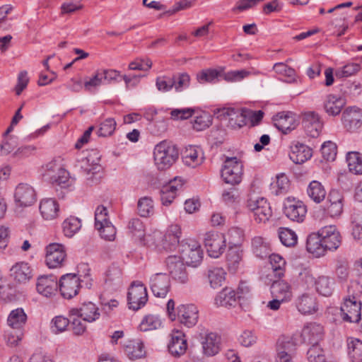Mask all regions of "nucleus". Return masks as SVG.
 Returning a JSON list of instances; mask_svg holds the SVG:
<instances>
[{"instance_id":"obj_33","label":"nucleus","mask_w":362,"mask_h":362,"mask_svg":"<svg viewBox=\"0 0 362 362\" xmlns=\"http://www.w3.org/2000/svg\"><path fill=\"white\" fill-rule=\"evenodd\" d=\"M225 115L228 117V125L233 129H239L247 123L246 115L243 110L228 108Z\"/></svg>"},{"instance_id":"obj_8","label":"nucleus","mask_w":362,"mask_h":362,"mask_svg":"<svg viewBox=\"0 0 362 362\" xmlns=\"http://www.w3.org/2000/svg\"><path fill=\"white\" fill-rule=\"evenodd\" d=\"M183 259L177 255H170L166 258L165 264L173 278L181 283L185 284L188 281L189 277Z\"/></svg>"},{"instance_id":"obj_39","label":"nucleus","mask_w":362,"mask_h":362,"mask_svg":"<svg viewBox=\"0 0 362 362\" xmlns=\"http://www.w3.org/2000/svg\"><path fill=\"white\" fill-rule=\"evenodd\" d=\"M253 213V217L257 224H265L272 216V210L267 199L260 200V206Z\"/></svg>"},{"instance_id":"obj_3","label":"nucleus","mask_w":362,"mask_h":362,"mask_svg":"<svg viewBox=\"0 0 362 362\" xmlns=\"http://www.w3.org/2000/svg\"><path fill=\"white\" fill-rule=\"evenodd\" d=\"M226 237L223 233L211 230L205 234L204 246L206 252L212 258L221 257L226 248Z\"/></svg>"},{"instance_id":"obj_55","label":"nucleus","mask_w":362,"mask_h":362,"mask_svg":"<svg viewBox=\"0 0 362 362\" xmlns=\"http://www.w3.org/2000/svg\"><path fill=\"white\" fill-rule=\"evenodd\" d=\"M70 323V320L62 315L54 317L50 323L51 331L54 334H60L65 332Z\"/></svg>"},{"instance_id":"obj_64","label":"nucleus","mask_w":362,"mask_h":362,"mask_svg":"<svg viewBox=\"0 0 362 362\" xmlns=\"http://www.w3.org/2000/svg\"><path fill=\"white\" fill-rule=\"evenodd\" d=\"M252 244L257 255L263 257L269 253V247L267 243L263 241L262 238H255L252 240Z\"/></svg>"},{"instance_id":"obj_14","label":"nucleus","mask_w":362,"mask_h":362,"mask_svg":"<svg viewBox=\"0 0 362 362\" xmlns=\"http://www.w3.org/2000/svg\"><path fill=\"white\" fill-rule=\"evenodd\" d=\"M150 288L156 297L165 298L170 289L169 276L164 273L153 275L150 279Z\"/></svg>"},{"instance_id":"obj_24","label":"nucleus","mask_w":362,"mask_h":362,"mask_svg":"<svg viewBox=\"0 0 362 362\" xmlns=\"http://www.w3.org/2000/svg\"><path fill=\"white\" fill-rule=\"evenodd\" d=\"M319 230L327 251L335 250L339 247L341 237L335 228H320Z\"/></svg>"},{"instance_id":"obj_58","label":"nucleus","mask_w":362,"mask_h":362,"mask_svg":"<svg viewBox=\"0 0 362 362\" xmlns=\"http://www.w3.org/2000/svg\"><path fill=\"white\" fill-rule=\"evenodd\" d=\"M138 212L142 217H148L153 212V200L149 197H142L138 202Z\"/></svg>"},{"instance_id":"obj_54","label":"nucleus","mask_w":362,"mask_h":362,"mask_svg":"<svg viewBox=\"0 0 362 362\" xmlns=\"http://www.w3.org/2000/svg\"><path fill=\"white\" fill-rule=\"evenodd\" d=\"M161 327V321L158 317L149 315L146 316L141 321L139 328L141 331L147 332L154 330Z\"/></svg>"},{"instance_id":"obj_26","label":"nucleus","mask_w":362,"mask_h":362,"mask_svg":"<svg viewBox=\"0 0 362 362\" xmlns=\"http://www.w3.org/2000/svg\"><path fill=\"white\" fill-rule=\"evenodd\" d=\"M180 179L175 178L160 189V200L163 205L170 204L176 197L177 192L182 187Z\"/></svg>"},{"instance_id":"obj_48","label":"nucleus","mask_w":362,"mask_h":362,"mask_svg":"<svg viewBox=\"0 0 362 362\" xmlns=\"http://www.w3.org/2000/svg\"><path fill=\"white\" fill-rule=\"evenodd\" d=\"M273 69L276 74L284 77V80L286 82L293 83L296 81V71L293 68L288 66L286 64L282 62L276 63Z\"/></svg>"},{"instance_id":"obj_12","label":"nucleus","mask_w":362,"mask_h":362,"mask_svg":"<svg viewBox=\"0 0 362 362\" xmlns=\"http://www.w3.org/2000/svg\"><path fill=\"white\" fill-rule=\"evenodd\" d=\"M343 320L350 322H358L361 315V303L355 296L344 300L341 306Z\"/></svg>"},{"instance_id":"obj_17","label":"nucleus","mask_w":362,"mask_h":362,"mask_svg":"<svg viewBox=\"0 0 362 362\" xmlns=\"http://www.w3.org/2000/svg\"><path fill=\"white\" fill-rule=\"evenodd\" d=\"M198 309L194 304L180 305L177 307V318L187 327L194 326L198 321Z\"/></svg>"},{"instance_id":"obj_4","label":"nucleus","mask_w":362,"mask_h":362,"mask_svg":"<svg viewBox=\"0 0 362 362\" xmlns=\"http://www.w3.org/2000/svg\"><path fill=\"white\" fill-rule=\"evenodd\" d=\"M186 264L197 267L203 259V250L199 242L195 240H187L182 245V257Z\"/></svg>"},{"instance_id":"obj_50","label":"nucleus","mask_w":362,"mask_h":362,"mask_svg":"<svg viewBox=\"0 0 362 362\" xmlns=\"http://www.w3.org/2000/svg\"><path fill=\"white\" fill-rule=\"evenodd\" d=\"M361 69L360 64L349 62L344 66L338 68L335 71L337 78H348L356 75Z\"/></svg>"},{"instance_id":"obj_2","label":"nucleus","mask_w":362,"mask_h":362,"mask_svg":"<svg viewBox=\"0 0 362 362\" xmlns=\"http://www.w3.org/2000/svg\"><path fill=\"white\" fill-rule=\"evenodd\" d=\"M42 177L45 180L62 187H67L69 181V173L55 160L43 167Z\"/></svg>"},{"instance_id":"obj_22","label":"nucleus","mask_w":362,"mask_h":362,"mask_svg":"<svg viewBox=\"0 0 362 362\" xmlns=\"http://www.w3.org/2000/svg\"><path fill=\"white\" fill-rule=\"evenodd\" d=\"M57 288V280L53 276H42L37 280V291L46 298H51L54 296Z\"/></svg>"},{"instance_id":"obj_42","label":"nucleus","mask_w":362,"mask_h":362,"mask_svg":"<svg viewBox=\"0 0 362 362\" xmlns=\"http://www.w3.org/2000/svg\"><path fill=\"white\" fill-rule=\"evenodd\" d=\"M124 351L127 356L132 359L135 360L141 358L145 356L146 351L144 345L139 341H129L125 345Z\"/></svg>"},{"instance_id":"obj_56","label":"nucleus","mask_w":362,"mask_h":362,"mask_svg":"<svg viewBox=\"0 0 362 362\" xmlns=\"http://www.w3.org/2000/svg\"><path fill=\"white\" fill-rule=\"evenodd\" d=\"M173 78L175 80L173 88L177 93L183 91L189 86L190 76L185 72L173 75Z\"/></svg>"},{"instance_id":"obj_31","label":"nucleus","mask_w":362,"mask_h":362,"mask_svg":"<svg viewBox=\"0 0 362 362\" xmlns=\"http://www.w3.org/2000/svg\"><path fill=\"white\" fill-rule=\"evenodd\" d=\"M274 126L284 134H287L296 127L293 116L289 112H281L274 116Z\"/></svg>"},{"instance_id":"obj_45","label":"nucleus","mask_w":362,"mask_h":362,"mask_svg":"<svg viewBox=\"0 0 362 362\" xmlns=\"http://www.w3.org/2000/svg\"><path fill=\"white\" fill-rule=\"evenodd\" d=\"M348 354L351 362H362V341L358 339L348 342Z\"/></svg>"},{"instance_id":"obj_43","label":"nucleus","mask_w":362,"mask_h":362,"mask_svg":"<svg viewBox=\"0 0 362 362\" xmlns=\"http://www.w3.org/2000/svg\"><path fill=\"white\" fill-rule=\"evenodd\" d=\"M269 262L274 276L277 278L284 276L286 266L285 259L278 254H272L269 255Z\"/></svg>"},{"instance_id":"obj_37","label":"nucleus","mask_w":362,"mask_h":362,"mask_svg":"<svg viewBox=\"0 0 362 362\" xmlns=\"http://www.w3.org/2000/svg\"><path fill=\"white\" fill-rule=\"evenodd\" d=\"M236 303L235 291L230 288H223L215 298V303L218 306L230 307Z\"/></svg>"},{"instance_id":"obj_13","label":"nucleus","mask_w":362,"mask_h":362,"mask_svg":"<svg viewBox=\"0 0 362 362\" xmlns=\"http://www.w3.org/2000/svg\"><path fill=\"white\" fill-rule=\"evenodd\" d=\"M170 337L168 350L173 357L180 358L186 353L188 347L186 337L182 332L173 330Z\"/></svg>"},{"instance_id":"obj_59","label":"nucleus","mask_w":362,"mask_h":362,"mask_svg":"<svg viewBox=\"0 0 362 362\" xmlns=\"http://www.w3.org/2000/svg\"><path fill=\"white\" fill-rule=\"evenodd\" d=\"M220 74L221 72L214 69H204L197 74V79L200 83H212Z\"/></svg>"},{"instance_id":"obj_40","label":"nucleus","mask_w":362,"mask_h":362,"mask_svg":"<svg viewBox=\"0 0 362 362\" xmlns=\"http://www.w3.org/2000/svg\"><path fill=\"white\" fill-rule=\"evenodd\" d=\"M27 315L23 308L12 310L7 319L8 325L13 329H21L26 322Z\"/></svg>"},{"instance_id":"obj_30","label":"nucleus","mask_w":362,"mask_h":362,"mask_svg":"<svg viewBox=\"0 0 362 362\" xmlns=\"http://www.w3.org/2000/svg\"><path fill=\"white\" fill-rule=\"evenodd\" d=\"M271 293L274 298L286 302L290 301L293 297L291 286L284 280L274 281L271 286Z\"/></svg>"},{"instance_id":"obj_62","label":"nucleus","mask_w":362,"mask_h":362,"mask_svg":"<svg viewBox=\"0 0 362 362\" xmlns=\"http://www.w3.org/2000/svg\"><path fill=\"white\" fill-rule=\"evenodd\" d=\"M116 128V122L113 118H107L103 122L98 130L99 136H111Z\"/></svg>"},{"instance_id":"obj_19","label":"nucleus","mask_w":362,"mask_h":362,"mask_svg":"<svg viewBox=\"0 0 362 362\" xmlns=\"http://www.w3.org/2000/svg\"><path fill=\"white\" fill-rule=\"evenodd\" d=\"M182 159L185 165L194 168L204 162V153L199 146H188L182 153Z\"/></svg>"},{"instance_id":"obj_47","label":"nucleus","mask_w":362,"mask_h":362,"mask_svg":"<svg viewBox=\"0 0 362 362\" xmlns=\"http://www.w3.org/2000/svg\"><path fill=\"white\" fill-rule=\"evenodd\" d=\"M226 272L221 267H212L208 271V279L210 285L213 288H217L222 285L225 281Z\"/></svg>"},{"instance_id":"obj_51","label":"nucleus","mask_w":362,"mask_h":362,"mask_svg":"<svg viewBox=\"0 0 362 362\" xmlns=\"http://www.w3.org/2000/svg\"><path fill=\"white\" fill-rule=\"evenodd\" d=\"M288 187L289 180L284 174L278 175L276 181L271 184V188L276 195L286 193Z\"/></svg>"},{"instance_id":"obj_7","label":"nucleus","mask_w":362,"mask_h":362,"mask_svg":"<svg viewBox=\"0 0 362 362\" xmlns=\"http://www.w3.org/2000/svg\"><path fill=\"white\" fill-rule=\"evenodd\" d=\"M284 214L291 221L302 223L306 216L307 209L303 202L288 197L284 204Z\"/></svg>"},{"instance_id":"obj_10","label":"nucleus","mask_w":362,"mask_h":362,"mask_svg":"<svg viewBox=\"0 0 362 362\" xmlns=\"http://www.w3.org/2000/svg\"><path fill=\"white\" fill-rule=\"evenodd\" d=\"M128 303L129 308L134 310H138L143 307L148 300L146 288L144 284H132L129 288Z\"/></svg>"},{"instance_id":"obj_23","label":"nucleus","mask_w":362,"mask_h":362,"mask_svg":"<svg viewBox=\"0 0 362 362\" xmlns=\"http://www.w3.org/2000/svg\"><path fill=\"white\" fill-rule=\"evenodd\" d=\"M324 336L323 327L315 322H310L304 325L301 337L305 342L317 345Z\"/></svg>"},{"instance_id":"obj_61","label":"nucleus","mask_w":362,"mask_h":362,"mask_svg":"<svg viewBox=\"0 0 362 362\" xmlns=\"http://www.w3.org/2000/svg\"><path fill=\"white\" fill-rule=\"evenodd\" d=\"M320 151L324 159L327 161L334 160L337 152V145L331 141H325L322 145Z\"/></svg>"},{"instance_id":"obj_35","label":"nucleus","mask_w":362,"mask_h":362,"mask_svg":"<svg viewBox=\"0 0 362 362\" xmlns=\"http://www.w3.org/2000/svg\"><path fill=\"white\" fill-rule=\"evenodd\" d=\"M243 259V250L240 247H229L226 261L228 270L235 273L238 269Z\"/></svg>"},{"instance_id":"obj_18","label":"nucleus","mask_w":362,"mask_h":362,"mask_svg":"<svg viewBox=\"0 0 362 362\" xmlns=\"http://www.w3.org/2000/svg\"><path fill=\"white\" fill-rule=\"evenodd\" d=\"M306 250L313 257L320 258L326 255L327 250L324 245L320 230L310 233L306 240Z\"/></svg>"},{"instance_id":"obj_27","label":"nucleus","mask_w":362,"mask_h":362,"mask_svg":"<svg viewBox=\"0 0 362 362\" xmlns=\"http://www.w3.org/2000/svg\"><path fill=\"white\" fill-rule=\"evenodd\" d=\"M39 209L45 220H54L58 216L59 206L55 199L45 198L40 201Z\"/></svg>"},{"instance_id":"obj_52","label":"nucleus","mask_w":362,"mask_h":362,"mask_svg":"<svg viewBox=\"0 0 362 362\" xmlns=\"http://www.w3.org/2000/svg\"><path fill=\"white\" fill-rule=\"evenodd\" d=\"M211 116L206 112H202L195 117L192 127L196 131H203L208 128L211 124Z\"/></svg>"},{"instance_id":"obj_15","label":"nucleus","mask_w":362,"mask_h":362,"mask_svg":"<svg viewBox=\"0 0 362 362\" xmlns=\"http://www.w3.org/2000/svg\"><path fill=\"white\" fill-rule=\"evenodd\" d=\"M296 306L303 315H313L319 309L316 296L310 293H304L298 296L296 300Z\"/></svg>"},{"instance_id":"obj_38","label":"nucleus","mask_w":362,"mask_h":362,"mask_svg":"<svg viewBox=\"0 0 362 362\" xmlns=\"http://www.w3.org/2000/svg\"><path fill=\"white\" fill-rule=\"evenodd\" d=\"M334 281L327 276H320L315 281V290L320 295L329 296L334 291Z\"/></svg>"},{"instance_id":"obj_53","label":"nucleus","mask_w":362,"mask_h":362,"mask_svg":"<svg viewBox=\"0 0 362 362\" xmlns=\"http://www.w3.org/2000/svg\"><path fill=\"white\" fill-rule=\"evenodd\" d=\"M110 224L107 208L103 205L98 206L95 211V226H110Z\"/></svg>"},{"instance_id":"obj_36","label":"nucleus","mask_w":362,"mask_h":362,"mask_svg":"<svg viewBox=\"0 0 362 362\" xmlns=\"http://www.w3.org/2000/svg\"><path fill=\"white\" fill-rule=\"evenodd\" d=\"M344 105V100L338 96L329 95L325 103V110L331 116L339 115Z\"/></svg>"},{"instance_id":"obj_60","label":"nucleus","mask_w":362,"mask_h":362,"mask_svg":"<svg viewBox=\"0 0 362 362\" xmlns=\"http://www.w3.org/2000/svg\"><path fill=\"white\" fill-rule=\"evenodd\" d=\"M175 85V80L173 76H160L156 79V86L157 89L162 93L170 91Z\"/></svg>"},{"instance_id":"obj_9","label":"nucleus","mask_w":362,"mask_h":362,"mask_svg":"<svg viewBox=\"0 0 362 362\" xmlns=\"http://www.w3.org/2000/svg\"><path fill=\"white\" fill-rule=\"evenodd\" d=\"M82 280L75 274L63 275L59 281V291L62 296L67 299L76 296L80 289Z\"/></svg>"},{"instance_id":"obj_63","label":"nucleus","mask_w":362,"mask_h":362,"mask_svg":"<svg viewBox=\"0 0 362 362\" xmlns=\"http://www.w3.org/2000/svg\"><path fill=\"white\" fill-rule=\"evenodd\" d=\"M250 72L245 69L235 70L226 72L223 74V78L228 82H237L247 77Z\"/></svg>"},{"instance_id":"obj_28","label":"nucleus","mask_w":362,"mask_h":362,"mask_svg":"<svg viewBox=\"0 0 362 362\" xmlns=\"http://www.w3.org/2000/svg\"><path fill=\"white\" fill-rule=\"evenodd\" d=\"M303 124L308 134L312 137H317L322 129V123L317 114L309 112L304 115Z\"/></svg>"},{"instance_id":"obj_5","label":"nucleus","mask_w":362,"mask_h":362,"mask_svg":"<svg viewBox=\"0 0 362 362\" xmlns=\"http://www.w3.org/2000/svg\"><path fill=\"white\" fill-rule=\"evenodd\" d=\"M45 262L49 269L62 267L66 260L65 247L59 243H50L46 248Z\"/></svg>"},{"instance_id":"obj_41","label":"nucleus","mask_w":362,"mask_h":362,"mask_svg":"<svg viewBox=\"0 0 362 362\" xmlns=\"http://www.w3.org/2000/svg\"><path fill=\"white\" fill-rule=\"evenodd\" d=\"M307 192L310 198L315 203H320L326 196V191L322 184L316 180L312 181L308 185Z\"/></svg>"},{"instance_id":"obj_46","label":"nucleus","mask_w":362,"mask_h":362,"mask_svg":"<svg viewBox=\"0 0 362 362\" xmlns=\"http://www.w3.org/2000/svg\"><path fill=\"white\" fill-rule=\"evenodd\" d=\"M279 238L281 243L286 247H293L298 243L296 233L290 228H280Z\"/></svg>"},{"instance_id":"obj_32","label":"nucleus","mask_w":362,"mask_h":362,"mask_svg":"<svg viewBox=\"0 0 362 362\" xmlns=\"http://www.w3.org/2000/svg\"><path fill=\"white\" fill-rule=\"evenodd\" d=\"M295 345L291 341H279L275 362H293Z\"/></svg>"},{"instance_id":"obj_49","label":"nucleus","mask_w":362,"mask_h":362,"mask_svg":"<svg viewBox=\"0 0 362 362\" xmlns=\"http://www.w3.org/2000/svg\"><path fill=\"white\" fill-rule=\"evenodd\" d=\"M346 161L349 170L356 175L362 174V156L358 152H349Z\"/></svg>"},{"instance_id":"obj_44","label":"nucleus","mask_w":362,"mask_h":362,"mask_svg":"<svg viewBox=\"0 0 362 362\" xmlns=\"http://www.w3.org/2000/svg\"><path fill=\"white\" fill-rule=\"evenodd\" d=\"M99 158L95 160L90 155L81 159L80 161V167L86 175H94L100 170V165L98 164Z\"/></svg>"},{"instance_id":"obj_20","label":"nucleus","mask_w":362,"mask_h":362,"mask_svg":"<svg viewBox=\"0 0 362 362\" xmlns=\"http://www.w3.org/2000/svg\"><path fill=\"white\" fill-rule=\"evenodd\" d=\"M182 231L180 228H170L160 237L158 247L166 251L173 250L180 243Z\"/></svg>"},{"instance_id":"obj_57","label":"nucleus","mask_w":362,"mask_h":362,"mask_svg":"<svg viewBox=\"0 0 362 362\" xmlns=\"http://www.w3.org/2000/svg\"><path fill=\"white\" fill-rule=\"evenodd\" d=\"M307 354L309 362H331L327 359L324 350L318 345H313Z\"/></svg>"},{"instance_id":"obj_34","label":"nucleus","mask_w":362,"mask_h":362,"mask_svg":"<svg viewBox=\"0 0 362 362\" xmlns=\"http://www.w3.org/2000/svg\"><path fill=\"white\" fill-rule=\"evenodd\" d=\"M220 337L216 334L211 332L206 335L202 341L204 354L207 356L216 355L219 351Z\"/></svg>"},{"instance_id":"obj_11","label":"nucleus","mask_w":362,"mask_h":362,"mask_svg":"<svg viewBox=\"0 0 362 362\" xmlns=\"http://www.w3.org/2000/svg\"><path fill=\"white\" fill-rule=\"evenodd\" d=\"M341 122L347 131H357L362 126V110L355 106L347 107L342 112Z\"/></svg>"},{"instance_id":"obj_25","label":"nucleus","mask_w":362,"mask_h":362,"mask_svg":"<svg viewBox=\"0 0 362 362\" xmlns=\"http://www.w3.org/2000/svg\"><path fill=\"white\" fill-rule=\"evenodd\" d=\"M10 272L13 279L18 283H25L33 276L31 267L25 262L16 263L11 268Z\"/></svg>"},{"instance_id":"obj_21","label":"nucleus","mask_w":362,"mask_h":362,"mask_svg":"<svg viewBox=\"0 0 362 362\" xmlns=\"http://www.w3.org/2000/svg\"><path fill=\"white\" fill-rule=\"evenodd\" d=\"M71 316H78L83 318L84 322H92L100 317L97 306L92 302L83 303L80 308H71L69 311Z\"/></svg>"},{"instance_id":"obj_6","label":"nucleus","mask_w":362,"mask_h":362,"mask_svg":"<svg viewBox=\"0 0 362 362\" xmlns=\"http://www.w3.org/2000/svg\"><path fill=\"white\" fill-rule=\"evenodd\" d=\"M242 175V164L236 157L227 158L221 170L223 180L230 185L240 182Z\"/></svg>"},{"instance_id":"obj_1","label":"nucleus","mask_w":362,"mask_h":362,"mask_svg":"<svg viewBox=\"0 0 362 362\" xmlns=\"http://www.w3.org/2000/svg\"><path fill=\"white\" fill-rule=\"evenodd\" d=\"M178 156L179 152L177 147L166 140L160 141L154 147V163L160 170L170 168L175 163Z\"/></svg>"},{"instance_id":"obj_16","label":"nucleus","mask_w":362,"mask_h":362,"mask_svg":"<svg viewBox=\"0 0 362 362\" xmlns=\"http://www.w3.org/2000/svg\"><path fill=\"white\" fill-rule=\"evenodd\" d=\"M14 198L20 206H28L35 202L36 194L32 186L21 183L16 187Z\"/></svg>"},{"instance_id":"obj_29","label":"nucleus","mask_w":362,"mask_h":362,"mask_svg":"<svg viewBox=\"0 0 362 362\" xmlns=\"http://www.w3.org/2000/svg\"><path fill=\"white\" fill-rule=\"evenodd\" d=\"M312 149L308 146L296 143L291 146L290 159L296 164L303 163L312 156Z\"/></svg>"}]
</instances>
